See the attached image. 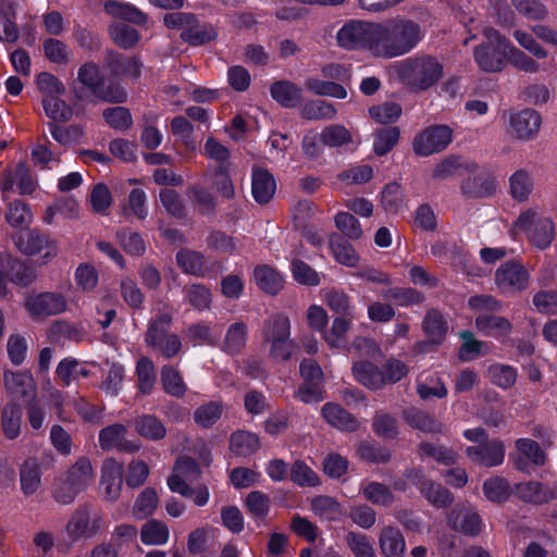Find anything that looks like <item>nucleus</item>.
Returning <instances> with one entry per match:
<instances>
[{
  "instance_id": "f257e3e1",
  "label": "nucleus",
  "mask_w": 557,
  "mask_h": 557,
  "mask_svg": "<svg viewBox=\"0 0 557 557\" xmlns=\"http://www.w3.org/2000/svg\"><path fill=\"white\" fill-rule=\"evenodd\" d=\"M422 39L421 26L407 17L375 23L373 57L385 60L409 53Z\"/></svg>"
},
{
  "instance_id": "6e6552de",
  "label": "nucleus",
  "mask_w": 557,
  "mask_h": 557,
  "mask_svg": "<svg viewBox=\"0 0 557 557\" xmlns=\"http://www.w3.org/2000/svg\"><path fill=\"white\" fill-rule=\"evenodd\" d=\"M515 226L524 231L530 242L539 249L549 247L555 236L553 221L549 218L540 216L535 208L522 211Z\"/></svg>"
},
{
  "instance_id": "dca6fc26",
  "label": "nucleus",
  "mask_w": 557,
  "mask_h": 557,
  "mask_svg": "<svg viewBox=\"0 0 557 557\" xmlns=\"http://www.w3.org/2000/svg\"><path fill=\"white\" fill-rule=\"evenodd\" d=\"M447 519L451 529L468 536H475L482 530V520L479 513L466 507L453 508Z\"/></svg>"
},
{
  "instance_id": "5701e85b",
  "label": "nucleus",
  "mask_w": 557,
  "mask_h": 557,
  "mask_svg": "<svg viewBox=\"0 0 557 557\" xmlns=\"http://www.w3.org/2000/svg\"><path fill=\"white\" fill-rule=\"evenodd\" d=\"M186 195L198 214L206 216L215 214L218 198L206 186L199 183L190 184Z\"/></svg>"
},
{
  "instance_id": "2f4dec72",
  "label": "nucleus",
  "mask_w": 557,
  "mask_h": 557,
  "mask_svg": "<svg viewBox=\"0 0 557 557\" xmlns=\"http://www.w3.org/2000/svg\"><path fill=\"white\" fill-rule=\"evenodd\" d=\"M352 373L355 379L368 388L379 389L384 386L383 371L370 361H356L352 364Z\"/></svg>"
},
{
  "instance_id": "20e7f679",
  "label": "nucleus",
  "mask_w": 557,
  "mask_h": 557,
  "mask_svg": "<svg viewBox=\"0 0 557 557\" xmlns=\"http://www.w3.org/2000/svg\"><path fill=\"white\" fill-rule=\"evenodd\" d=\"M173 323L171 310L159 312L149 320L145 333V343L148 347L157 350L165 359H172L182 350V341L175 333L170 332Z\"/></svg>"
},
{
  "instance_id": "1a4fd4ad",
  "label": "nucleus",
  "mask_w": 557,
  "mask_h": 557,
  "mask_svg": "<svg viewBox=\"0 0 557 557\" xmlns=\"http://www.w3.org/2000/svg\"><path fill=\"white\" fill-rule=\"evenodd\" d=\"M453 140V132L446 125L426 127L412 140V150L416 154L428 157L446 149Z\"/></svg>"
},
{
  "instance_id": "7ed1b4c3",
  "label": "nucleus",
  "mask_w": 557,
  "mask_h": 557,
  "mask_svg": "<svg viewBox=\"0 0 557 557\" xmlns=\"http://www.w3.org/2000/svg\"><path fill=\"white\" fill-rule=\"evenodd\" d=\"M104 513L92 503L79 504L70 515L65 525V536L72 544L98 537L107 530Z\"/></svg>"
},
{
  "instance_id": "39448f33",
  "label": "nucleus",
  "mask_w": 557,
  "mask_h": 557,
  "mask_svg": "<svg viewBox=\"0 0 557 557\" xmlns=\"http://www.w3.org/2000/svg\"><path fill=\"white\" fill-rule=\"evenodd\" d=\"M398 73L411 88L425 90L441 78L442 65L429 55L411 58L401 62Z\"/></svg>"
},
{
  "instance_id": "f8f14e48",
  "label": "nucleus",
  "mask_w": 557,
  "mask_h": 557,
  "mask_svg": "<svg viewBox=\"0 0 557 557\" xmlns=\"http://www.w3.org/2000/svg\"><path fill=\"white\" fill-rule=\"evenodd\" d=\"M25 308L35 320H42L64 312L66 300L59 293L45 292L28 296Z\"/></svg>"
},
{
  "instance_id": "3c124183",
  "label": "nucleus",
  "mask_w": 557,
  "mask_h": 557,
  "mask_svg": "<svg viewBox=\"0 0 557 557\" xmlns=\"http://www.w3.org/2000/svg\"><path fill=\"white\" fill-rule=\"evenodd\" d=\"M311 509L315 516L329 520L336 521L343 516L341 504L331 496L320 495L311 500Z\"/></svg>"
},
{
  "instance_id": "a18cd8bd",
  "label": "nucleus",
  "mask_w": 557,
  "mask_h": 557,
  "mask_svg": "<svg viewBox=\"0 0 557 557\" xmlns=\"http://www.w3.org/2000/svg\"><path fill=\"white\" fill-rule=\"evenodd\" d=\"M176 263L183 272L193 275L202 276L208 270L205 256L195 250L181 249L176 253Z\"/></svg>"
},
{
  "instance_id": "6ab92c4d",
  "label": "nucleus",
  "mask_w": 557,
  "mask_h": 557,
  "mask_svg": "<svg viewBox=\"0 0 557 557\" xmlns=\"http://www.w3.org/2000/svg\"><path fill=\"white\" fill-rule=\"evenodd\" d=\"M478 164L460 156L449 154L438 162L433 170V178L438 181L449 180L465 173H473Z\"/></svg>"
},
{
  "instance_id": "ddd939ff",
  "label": "nucleus",
  "mask_w": 557,
  "mask_h": 557,
  "mask_svg": "<svg viewBox=\"0 0 557 557\" xmlns=\"http://www.w3.org/2000/svg\"><path fill=\"white\" fill-rule=\"evenodd\" d=\"M505 451L504 443L495 438L481 445L469 446L465 453L473 463L491 468L504 462Z\"/></svg>"
},
{
  "instance_id": "69168bd1",
  "label": "nucleus",
  "mask_w": 557,
  "mask_h": 557,
  "mask_svg": "<svg viewBox=\"0 0 557 557\" xmlns=\"http://www.w3.org/2000/svg\"><path fill=\"white\" fill-rule=\"evenodd\" d=\"M50 335L55 341L67 339L78 343L85 338L86 332L76 324H71L66 321L58 320L51 324Z\"/></svg>"
},
{
  "instance_id": "603ef678",
  "label": "nucleus",
  "mask_w": 557,
  "mask_h": 557,
  "mask_svg": "<svg viewBox=\"0 0 557 557\" xmlns=\"http://www.w3.org/2000/svg\"><path fill=\"white\" fill-rule=\"evenodd\" d=\"M168 525L157 519L148 520L140 530V539L147 545H163L169 540Z\"/></svg>"
},
{
  "instance_id": "423d86ee",
  "label": "nucleus",
  "mask_w": 557,
  "mask_h": 557,
  "mask_svg": "<svg viewBox=\"0 0 557 557\" xmlns=\"http://www.w3.org/2000/svg\"><path fill=\"white\" fill-rule=\"evenodd\" d=\"M77 79L97 100L110 103H122L126 101L127 94L124 88L112 83L106 85L98 65L94 62L84 63L78 69Z\"/></svg>"
},
{
  "instance_id": "393cba45",
  "label": "nucleus",
  "mask_w": 557,
  "mask_h": 557,
  "mask_svg": "<svg viewBox=\"0 0 557 557\" xmlns=\"http://www.w3.org/2000/svg\"><path fill=\"white\" fill-rule=\"evenodd\" d=\"M44 461L29 457L20 466L21 490L25 496L35 494L41 486Z\"/></svg>"
},
{
  "instance_id": "4468645a",
  "label": "nucleus",
  "mask_w": 557,
  "mask_h": 557,
  "mask_svg": "<svg viewBox=\"0 0 557 557\" xmlns=\"http://www.w3.org/2000/svg\"><path fill=\"white\" fill-rule=\"evenodd\" d=\"M127 429L120 423L103 428L99 433V445L103 450L117 449L120 451L136 453L140 449L139 441L126 440Z\"/></svg>"
},
{
  "instance_id": "79ce46f5",
  "label": "nucleus",
  "mask_w": 557,
  "mask_h": 557,
  "mask_svg": "<svg viewBox=\"0 0 557 557\" xmlns=\"http://www.w3.org/2000/svg\"><path fill=\"white\" fill-rule=\"evenodd\" d=\"M16 12L13 3H2L0 7V41L14 44L18 39V28L15 23Z\"/></svg>"
},
{
  "instance_id": "4c0bfd02",
  "label": "nucleus",
  "mask_w": 557,
  "mask_h": 557,
  "mask_svg": "<svg viewBox=\"0 0 557 557\" xmlns=\"http://www.w3.org/2000/svg\"><path fill=\"white\" fill-rule=\"evenodd\" d=\"M264 343L287 339L290 336V322L283 313L271 315L263 323L261 331Z\"/></svg>"
},
{
  "instance_id": "aec40b11",
  "label": "nucleus",
  "mask_w": 557,
  "mask_h": 557,
  "mask_svg": "<svg viewBox=\"0 0 557 557\" xmlns=\"http://www.w3.org/2000/svg\"><path fill=\"white\" fill-rule=\"evenodd\" d=\"M508 49L493 45L475 47L473 55L479 67L484 72H500L506 65Z\"/></svg>"
},
{
  "instance_id": "4be33fe9",
  "label": "nucleus",
  "mask_w": 557,
  "mask_h": 557,
  "mask_svg": "<svg viewBox=\"0 0 557 557\" xmlns=\"http://www.w3.org/2000/svg\"><path fill=\"white\" fill-rule=\"evenodd\" d=\"M17 247L27 256L38 255L44 250H46L45 259H51L57 256L55 244L47 235L35 230L27 233L25 237H20Z\"/></svg>"
},
{
  "instance_id": "680f3d73",
  "label": "nucleus",
  "mask_w": 557,
  "mask_h": 557,
  "mask_svg": "<svg viewBox=\"0 0 557 557\" xmlns=\"http://www.w3.org/2000/svg\"><path fill=\"white\" fill-rule=\"evenodd\" d=\"M487 373L491 382L503 389L512 387L518 377L517 370L513 367L503 363L490 366Z\"/></svg>"
},
{
  "instance_id": "de8ad7c7",
  "label": "nucleus",
  "mask_w": 557,
  "mask_h": 557,
  "mask_svg": "<svg viewBox=\"0 0 557 557\" xmlns=\"http://www.w3.org/2000/svg\"><path fill=\"white\" fill-rule=\"evenodd\" d=\"M363 497L373 505L391 507L396 497L391 487L384 483L371 481L362 486Z\"/></svg>"
},
{
  "instance_id": "774afa93",
  "label": "nucleus",
  "mask_w": 557,
  "mask_h": 557,
  "mask_svg": "<svg viewBox=\"0 0 557 557\" xmlns=\"http://www.w3.org/2000/svg\"><path fill=\"white\" fill-rule=\"evenodd\" d=\"M372 430L380 437L395 438L398 435L397 420L387 412L376 411Z\"/></svg>"
},
{
  "instance_id": "c03bdc74",
  "label": "nucleus",
  "mask_w": 557,
  "mask_h": 557,
  "mask_svg": "<svg viewBox=\"0 0 557 557\" xmlns=\"http://www.w3.org/2000/svg\"><path fill=\"white\" fill-rule=\"evenodd\" d=\"M257 285L270 295H276L283 288L282 275L269 265H258L253 272Z\"/></svg>"
},
{
  "instance_id": "5fc2aeb1",
  "label": "nucleus",
  "mask_w": 557,
  "mask_h": 557,
  "mask_svg": "<svg viewBox=\"0 0 557 557\" xmlns=\"http://www.w3.org/2000/svg\"><path fill=\"white\" fill-rule=\"evenodd\" d=\"M137 387L144 395L150 394L156 384L154 364L148 357H141L136 366Z\"/></svg>"
},
{
  "instance_id": "13d9d810",
  "label": "nucleus",
  "mask_w": 557,
  "mask_h": 557,
  "mask_svg": "<svg viewBox=\"0 0 557 557\" xmlns=\"http://www.w3.org/2000/svg\"><path fill=\"white\" fill-rule=\"evenodd\" d=\"M300 115L309 121L332 120L336 115V108L324 100H311L301 107Z\"/></svg>"
},
{
  "instance_id": "37998d69",
  "label": "nucleus",
  "mask_w": 557,
  "mask_h": 557,
  "mask_svg": "<svg viewBox=\"0 0 557 557\" xmlns=\"http://www.w3.org/2000/svg\"><path fill=\"white\" fill-rule=\"evenodd\" d=\"M420 493L436 508H447L454 502V495L450 491L433 480L423 482V485L420 486Z\"/></svg>"
},
{
  "instance_id": "7c9ffc66",
  "label": "nucleus",
  "mask_w": 557,
  "mask_h": 557,
  "mask_svg": "<svg viewBox=\"0 0 557 557\" xmlns=\"http://www.w3.org/2000/svg\"><path fill=\"white\" fill-rule=\"evenodd\" d=\"M422 331L433 342L443 343L448 332V322L438 309L431 308L423 317Z\"/></svg>"
},
{
  "instance_id": "e433bc0d",
  "label": "nucleus",
  "mask_w": 557,
  "mask_h": 557,
  "mask_svg": "<svg viewBox=\"0 0 557 557\" xmlns=\"http://www.w3.org/2000/svg\"><path fill=\"white\" fill-rule=\"evenodd\" d=\"M272 98L284 108H295L301 101V89L289 81H278L270 88Z\"/></svg>"
},
{
  "instance_id": "b1692460",
  "label": "nucleus",
  "mask_w": 557,
  "mask_h": 557,
  "mask_svg": "<svg viewBox=\"0 0 557 557\" xmlns=\"http://www.w3.org/2000/svg\"><path fill=\"white\" fill-rule=\"evenodd\" d=\"M0 267L5 272L10 282L22 287L30 285L37 277L35 269L21 259L12 257L2 258Z\"/></svg>"
},
{
  "instance_id": "9b49d317",
  "label": "nucleus",
  "mask_w": 557,
  "mask_h": 557,
  "mask_svg": "<svg viewBox=\"0 0 557 557\" xmlns=\"http://www.w3.org/2000/svg\"><path fill=\"white\" fill-rule=\"evenodd\" d=\"M529 281L530 274L520 262L507 261L495 272V284L504 294H516L527 289Z\"/></svg>"
},
{
  "instance_id": "a211bd4d",
  "label": "nucleus",
  "mask_w": 557,
  "mask_h": 557,
  "mask_svg": "<svg viewBox=\"0 0 557 557\" xmlns=\"http://www.w3.org/2000/svg\"><path fill=\"white\" fill-rule=\"evenodd\" d=\"M104 64L114 76H129L137 79L141 74L143 63L138 58H129L113 50L107 51Z\"/></svg>"
},
{
  "instance_id": "f03ea898",
  "label": "nucleus",
  "mask_w": 557,
  "mask_h": 557,
  "mask_svg": "<svg viewBox=\"0 0 557 557\" xmlns=\"http://www.w3.org/2000/svg\"><path fill=\"white\" fill-rule=\"evenodd\" d=\"M94 479L95 473L91 461L87 457H81L63 474L54 480L51 496L59 505H72L78 495L91 485Z\"/></svg>"
},
{
  "instance_id": "f704fd0d",
  "label": "nucleus",
  "mask_w": 557,
  "mask_h": 557,
  "mask_svg": "<svg viewBox=\"0 0 557 557\" xmlns=\"http://www.w3.org/2000/svg\"><path fill=\"white\" fill-rule=\"evenodd\" d=\"M329 245L335 260L346 267H356L359 262V255L354 246L342 235L333 233L330 235Z\"/></svg>"
},
{
  "instance_id": "8fccbe9b",
  "label": "nucleus",
  "mask_w": 557,
  "mask_h": 557,
  "mask_svg": "<svg viewBox=\"0 0 557 557\" xmlns=\"http://www.w3.org/2000/svg\"><path fill=\"white\" fill-rule=\"evenodd\" d=\"M203 154L216 164L213 170L219 172L231 168V150L214 137H208L203 146Z\"/></svg>"
},
{
  "instance_id": "c85d7f7f",
  "label": "nucleus",
  "mask_w": 557,
  "mask_h": 557,
  "mask_svg": "<svg viewBox=\"0 0 557 557\" xmlns=\"http://www.w3.org/2000/svg\"><path fill=\"white\" fill-rule=\"evenodd\" d=\"M472 173L460 185L463 195L471 198H484L495 193V181L484 172Z\"/></svg>"
},
{
  "instance_id": "0e129e2a",
  "label": "nucleus",
  "mask_w": 557,
  "mask_h": 557,
  "mask_svg": "<svg viewBox=\"0 0 557 557\" xmlns=\"http://www.w3.org/2000/svg\"><path fill=\"white\" fill-rule=\"evenodd\" d=\"M305 85L308 90L318 96H330L337 99H345L347 97L345 87L334 82L308 78Z\"/></svg>"
},
{
  "instance_id": "6e6d98bb",
  "label": "nucleus",
  "mask_w": 557,
  "mask_h": 557,
  "mask_svg": "<svg viewBox=\"0 0 557 557\" xmlns=\"http://www.w3.org/2000/svg\"><path fill=\"white\" fill-rule=\"evenodd\" d=\"M418 453L421 457H430L438 463L450 466L457 462L458 454L444 445H435L429 442L420 443Z\"/></svg>"
},
{
  "instance_id": "cd10ccee",
  "label": "nucleus",
  "mask_w": 557,
  "mask_h": 557,
  "mask_svg": "<svg viewBox=\"0 0 557 557\" xmlns=\"http://www.w3.org/2000/svg\"><path fill=\"white\" fill-rule=\"evenodd\" d=\"M404 421L412 429L424 433H443V424L431 413L419 408H407L403 410Z\"/></svg>"
},
{
  "instance_id": "f3484780",
  "label": "nucleus",
  "mask_w": 557,
  "mask_h": 557,
  "mask_svg": "<svg viewBox=\"0 0 557 557\" xmlns=\"http://www.w3.org/2000/svg\"><path fill=\"white\" fill-rule=\"evenodd\" d=\"M276 191L273 174L264 168L253 166L251 172V194L259 205L269 203Z\"/></svg>"
},
{
  "instance_id": "9d476101",
  "label": "nucleus",
  "mask_w": 557,
  "mask_h": 557,
  "mask_svg": "<svg viewBox=\"0 0 557 557\" xmlns=\"http://www.w3.org/2000/svg\"><path fill=\"white\" fill-rule=\"evenodd\" d=\"M508 121V133L517 140L528 141L536 136L542 124L540 113L533 109L510 110L504 113Z\"/></svg>"
},
{
  "instance_id": "a878e982",
  "label": "nucleus",
  "mask_w": 557,
  "mask_h": 557,
  "mask_svg": "<svg viewBox=\"0 0 557 557\" xmlns=\"http://www.w3.org/2000/svg\"><path fill=\"white\" fill-rule=\"evenodd\" d=\"M515 493L523 502L535 505L547 504L556 497L552 487L539 481L518 483Z\"/></svg>"
},
{
  "instance_id": "c9c22d12",
  "label": "nucleus",
  "mask_w": 557,
  "mask_h": 557,
  "mask_svg": "<svg viewBox=\"0 0 557 557\" xmlns=\"http://www.w3.org/2000/svg\"><path fill=\"white\" fill-rule=\"evenodd\" d=\"M532 174L525 169L515 171L509 177V191L511 197L519 202L529 200L534 189Z\"/></svg>"
},
{
  "instance_id": "0eeeda50",
  "label": "nucleus",
  "mask_w": 557,
  "mask_h": 557,
  "mask_svg": "<svg viewBox=\"0 0 557 557\" xmlns=\"http://www.w3.org/2000/svg\"><path fill=\"white\" fill-rule=\"evenodd\" d=\"M375 23L350 20L337 32L336 40L346 50H367L373 55Z\"/></svg>"
},
{
  "instance_id": "2eb2a0df",
  "label": "nucleus",
  "mask_w": 557,
  "mask_h": 557,
  "mask_svg": "<svg viewBox=\"0 0 557 557\" xmlns=\"http://www.w3.org/2000/svg\"><path fill=\"white\" fill-rule=\"evenodd\" d=\"M123 484V466L113 458L104 459L101 467L100 486L104 499L115 502L121 494Z\"/></svg>"
},
{
  "instance_id": "864d4df0",
  "label": "nucleus",
  "mask_w": 557,
  "mask_h": 557,
  "mask_svg": "<svg viewBox=\"0 0 557 557\" xmlns=\"http://www.w3.org/2000/svg\"><path fill=\"white\" fill-rule=\"evenodd\" d=\"M22 411L16 404H7L1 412V426L9 440L16 438L21 433Z\"/></svg>"
},
{
  "instance_id": "412c9836",
  "label": "nucleus",
  "mask_w": 557,
  "mask_h": 557,
  "mask_svg": "<svg viewBox=\"0 0 557 557\" xmlns=\"http://www.w3.org/2000/svg\"><path fill=\"white\" fill-rule=\"evenodd\" d=\"M103 11L113 18L122 20L137 26L146 25L149 18L148 14L134 4L120 0H106Z\"/></svg>"
},
{
  "instance_id": "09e8293b",
  "label": "nucleus",
  "mask_w": 557,
  "mask_h": 557,
  "mask_svg": "<svg viewBox=\"0 0 557 557\" xmlns=\"http://www.w3.org/2000/svg\"><path fill=\"white\" fill-rule=\"evenodd\" d=\"M108 32L112 41L125 50L134 48L140 40L138 30L124 23H112Z\"/></svg>"
},
{
  "instance_id": "bf43d9fd",
  "label": "nucleus",
  "mask_w": 557,
  "mask_h": 557,
  "mask_svg": "<svg viewBox=\"0 0 557 557\" xmlns=\"http://www.w3.org/2000/svg\"><path fill=\"white\" fill-rule=\"evenodd\" d=\"M42 107L45 113L52 122H67L73 116L72 108L60 96L44 97Z\"/></svg>"
},
{
  "instance_id": "58836bf2",
  "label": "nucleus",
  "mask_w": 557,
  "mask_h": 557,
  "mask_svg": "<svg viewBox=\"0 0 557 557\" xmlns=\"http://www.w3.org/2000/svg\"><path fill=\"white\" fill-rule=\"evenodd\" d=\"M216 37V29L209 23H202L198 17L187 32L180 35L182 41L195 47L206 45Z\"/></svg>"
},
{
  "instance_id": "338daca9",
  "label": "nucleus",
  "mask_w": 557,
  "mask_h": 557,
  "mask_svg": "<svg viewBox=\"0 0 557 557\" xmlns=\"http://www.w3.org/2000/svg\"><path fill=\"white\" fill-rule=\"evenodd\" d=\"M45 57L52 63L64 65L70 61L71 51L61 40L48 38L42 44Z\"/></svg>"
},
{
  "instance_id": "ea45409f",
  "label": "nucleus",
  "mask_w": 557,
  "mask_h": 557,
  "mask_svg": "<svg viewBox=\"0 0 557 557\" xmlns=\"http://www.w3.org/2000/svg\"><path fill=\"white\" fill-rule=\"evenodd\" d=\"M248 327L243 321L228 326L223 341L222 349L228 355H238L246 346Z\"/></svg>"
},
{
  "instance_id": "4d7b16f0",
  "label": "nucleus",
  "mask_w": 557,
  "mask_h": 557,
  "mask_svg": "<svg viewBox=\"0 0 557 557\" xmlns=\"http://www.w3.org/2000/svg\"><path fill=\"white\" fill-rule=\"evenodd\" d=\"M4 384L8 391L18 397H27L36 389L32 375L27 373H5Z\"/></svg>"
},
{
  "instance_id": "bb28decb",
  "label": "nucleus",
  "mask_w": 557,
  "mask_h": 557,
  "mask_svg": "<svg viewBox=\"0 0 557 557\" xmlns=\"http://www.w3.org/2000/svg\"><path fill=\"white\" fill-rule=\"evenodd\" d=\"M321 411L326 422L341 431L355 432L360 426L358 419L338 404L327 403Z\"/></svg>"
},
{
  "instance_id": "473e14b6",
  "label": "nucleus",
  "mask_w": 557,
  "mask_h": 557,
  "mask_svg": "<svg viewBox=\"0 0 557 557\" xmlns=\"http://www.w3.org/2000/svg\"><path fill=\"white\" fill-rule=\"evenodd\" d=\"M382 554L386 557H404L406 543L401 532L395 527H384L379 536Z\"/></svg>"
},
{
  "instance_id": "e2e57ef3",
  "label": "nucleus",
  "mask_w": 557,
  "mask_h": 557,
  "mask_svg": "<svg viewBox=\"0 0 557 557\" xmlns=\"http://www.w3.org/2000/svg\"><path fill=\"white\" fill-rule=\"evenodd\" d=\"M400 131L397 126L381 128L375 133L373 151L376 156H385L398 143Z\"/></svg>"
},
{
  "instance_id": "a19ab883",
  "label": "nucleus",
  "mask_w": 557,
  "mask_h": 557,
  "mask_svg": "<svg viewBox=\"0 0 557 557\" xmlns=\"http://www.w3.org/2000/svg\"><path fill=\"white\" fill-rule=\"evenodd\" d=\"M160 380L163 391L175 397L182 398L187 392V386L181 372L172 364H165L161 368Z\"/></svg>"
},
{
  "instance_id": "052dcab7",
  "label": "nucleus",
  "mask_w": 557,
  "mask_h": 557,
  "mask_svg": "<svg viewBox=\"0 0 557 557\" xmlns=\"http://www.w3.org/2000/svg\"><path fill=\"white\" fill-rule=\"evenodd\" d=\"M384 298L394 300L400 307L420 305L425 300L424 295L413 287L389 288L384 293Z\"/></svg>"
},
{
  "instance_id": "c756f323",
  "label": "nucleus",
  "mask_w": 557,
  "mask_h": 557,
  "mask_svg": "<svg viewBox=\"0 0 557 557\" xmlns=\"http://www.w3.org/2000/svg\"><path fill=\"white\" fill-rule=\"evenodd\" d=\"M475 327L485 336L505 337L511 332L512 324L500 315L479 313L475 318Z\"/></svg>"
},
{
  "instance_id": "49530a36",
  "label": "nucleus",
  "mask_w": 557,
  "mask_h": 557,
  "mask_svg": "<svg viewBox=\"0 0 557 557\" xmlns=\"http://www.w3.org/2000/svg\"><path fill=\"white\" fill-rule=\"evenodd\" d=\"M260 448L259 437L248 431H236L231 435L230 449L237 456L247 457Z\"/></svg>"
},
{
  "instance_id": "72a5a7b5",
  "label": "nucleus",
  "mask_w": 557,
  "mask_h": 557,
  "mask_svg": "<svg viewBox=\"0 0 557 557\" xmlns=\"http://www.w3.org/2000/svg\"><path fill=\"white\" fill-rule=\"evenodd\" d=\"M133 425L138 435L157 442L166 436V428L163 422L153 414H141L133 420Z\"/></svg>"
}]
</instances>
